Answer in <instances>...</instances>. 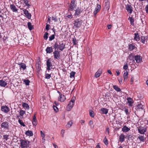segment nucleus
Returning a JSON list of instances; mask_svg holds the SVG:
<instances>
[{"label": "nucleus", "mask_w": 148, "mask_h": 148, "mask_svg": "<svg viewBox=\"0 0 148 148\" xmlns=\"http://www.w3.org/2000/svg\"><path fill=\"white\" fill-rule=\"evenodd\" d=\"M128 58H132V59L134 58L137 63H140L142 62V57L138 55H136L135 56L130 55H129Z\"/></svg>", "instance_id": "obj_1"}, {"label": "nucleus", "mask_w": 148, "mask_h": 148, "mask_svg": "<svg viewBox=\"0 0 148 148\" xmlns=\"http://www.w3.org/2000/svg\"><path fill=\"white\" fill-rule=\"evenodd\" d=\"M82 20L79 19H76L73 22L74 26L75 28H79L82 25Z\"/></svg>", "instance_id": "obj_2"}, {"label": "nucleus", "mask_w": 148, "mask_h": 148, "mask_svg": "<svg viewBox=\"0 0 148 148\" xmlns=\"http://www.w3.org/2000/svg\"><path fill=\"white\" fill-rule=\"evenodd\" d=\"M137 129L138 132L141 134H144L147 132V127L145 126L144 127L140 126L137 127Z\"/></svg>", "instance_id": "obj_3"}, {"label": "nucleus", "mask_w": 148, "mask_h": 148, "mask_svg": "<svg viewBox=\"0 0 148 148\" xmlns=\"http://www.w3.org/2000/svg\"><path fill=\"white\" fill-rule=\"evenodd\" d=\"M51 58H48L46 62L47 66V70L49 72V71L52 69L51 67L53 66L51 62Z\"/></svg>", "instance_id": "obj_4"}, {"label": "nucleus", "mask_w": 148, "mask_h": 148, "mask_svg": "<svg viewBox=\"0 0 148 148\" xmlns=\"http://www.w3.org/2000/svg\"><path fill=\"white\" fill-rule=\"evenodd\" d=\"M20 146L21 148H27L28 147L27 140L21 139Z\"/></svg>", "instance_id": "obj_5"}, {"label": "nucleus", "mask_w": 148, "mask_h": 148, "mask_svg": "<svg viewBox=\"0 0 148 148\" xmlns=\"http://www.w3.org/2000/svg\"><path fill=\"white\" fill-rule=\"evenodd\" d=\"M76 0H71L68 9L69 11H73L76 6V4L75 3Z\"/></svg>", "instance_id": "obj_6"}, {"label": "nucleus", "mask_w": 148, "mask_h": 148, "mask_svg": "<svg viewBox=\"0 0 148 148\" xmlns=\"http://www.w3.org/2000/svg\"><path fill=\"white\" fill-rule=\"evenodd\" d=\"M53 53L55 59L59 60L61 57L60 55V52L58 50H55Z\"/></svg>", "instance_id": "obj_7"}, {"label": "nucleus", "mask_w": 148, "mask_h": 148, "mask_svg": "<svg viewBox=\"0 0 148 148\" xmlns=\"http://www.w3.org/2000/svg\"><path fill=\"white\" fill-rule=\"evenodd\" d=\"M57 92L60 95L58 98V101L61 102H64L66 100L65 96L64 95L62 94L60 91H58Z\"/></svg>", "instance_id": "obj_8"}, {"label": "nucleus", "mask_w": 148, "mask_h": 148, "mask_svg": "<svg viewBox=\"0 0 148 148\" xmlns=\"http://www.w3.org/2000/svg\"><path fill=\"white\" fill-rule=\"evenodd\" d=\"M1 127L2 128H4L5 130H9V123L7 121H5L2 123L1 125Z\"/></svg>", "instance_id": "obj_9"}, {"label": "nucleus", "mask_w": 148, "mask_h": 148, "mask_svg": "<svg viewBox=\"0 0 148 148\" xmlns=\"http://www.w3.org/2000/svg\"><path fill=\"white\" fill-rule=\"evenodd\" d=\"M18 64L19 66V68L21 71H23L26 68V65L23 62H19Z\"/></svg>", "instance_id": "obj_10"}, {"label": "nucleus", "mask_w": 148, "mask_h": 148, "mask_svg": "<svg viewBox=\"0 0 148 148\" xmlns=\"http://www.w3.org/2000/svg\"><path fill=\"white\" fill-rule=\"evenodd\" d=\"M75 11L74 15L75 16H77L81 14L82 11V10L80 8L77 7L75 10Z\"/></svg>", "instance_id": "obj_11"}, {"label": "nucleus", "mask_w": 148, "mask_h": 148, "mask_svg": "<svg viewBox=\"0 0 148 148\" xmlns=\"http://www.w3.org/2000/svg\"><path fill=\"white\" fill-rule=\"evenodd\" d=\"M125 9L127 12L130 14H131L133 11V8L130 4L125 5Z\"/></svg>", "instance_id": "obj_12"}, {"label": "nucleus", "mask_w": 148, "mask_h": 148, "mask_svg": "<svg viewBox=\"0 0 148 148\" xmlns=\"http://www.w3.org/2000/svg\"><path fill=\"white\" fill-rule=\"evenodd\" d=\"M21 10H23L24 12V14L26 16V17L28 19H30L31 17V15L30 13H29L28 10L25 9L20 8Z\"/></svg>", "instance_id": "obj_13"}, {"label": "nucleus", "mask_w": 148, "mask_h": 148, "mask_svg": "<svg viewBox=\"0 0 148 148\" xmlns=\"http://www.w3.org/2000/svg\"><path fill=\"white\" fill-rule=\"evenodd\" d=\"M1 110L5 113H7L10 111V108L7 106H2L1 107Z\"/></svg>", "instance_id": "obj_14"}, {"label": "nucleus", "mask_w": 148, "mask_h": 148, "mask_svg": "<svg viewBox=\"0 0 148 148\" xmlns=\"http://www.w3.org/2000/svg\"><path fill=\"white\" fill-rule=\"evenodd\" d=\"M10 8L13 12H18V9L14 4H10Z\"/></svg>", "instance_id": "obj_15"}, {"label": "nucleus", "mask_w": 148, "mask_h": 148, "mask_svg": "<svg viewBox=\"0 0 148 148\" xmlns=\"http://www.w3.org/2000/svg\"><path fill=\"white\" fill-rule=\"evenodd\" d=\"M47 53H51L53 51V49L52 47H48L45 49Z\"/></svg>", "instance_id": "obj_16"}, {"label": "nucleus", "mask_w": 148, "mask_h": 148, "mask_svg": "<svg viewBox=\"0 0 148 148\" xmlns=\"http://www.w3.org/2000/svg\"><path fill=\"white\" fill-rule=\"evenodd\" d=\"M5 80H0V86L1 87H5L7 84L8 83L7 81H5Z\"/></svg>", "instance_id": "obj_17"}, {"label": "nucleus", "mask_w": 148, "mask_h": 148, "mask_svg": "<svg viewBox=\"0 0 148 148\" xmlns=\"http://www.w3.org/2000/svg\"><path fill=\"white\" fill-rule=\"evenodd\" d=\"M59 50L62 51L65 48V45L62 42H59Z\"/></svg>", "instance_id": "obj_18"}, {"label": "nucleus", "mask_w": 148, "mask_h": 148, "mask_svg": "<svg viewBox=\"0 0 148 148\" xmlns=\"http://www.w3.org/2000/svg\"><path fill=\"white\" fill-rule=\"evenodd\" d=\"M102 69H99L98 71L95 74V77L97 78L99 77L102 73Z\"/></svg>", "instance_id": "obj_19"}, {"label": "nucleus", "mask_w": 148, "mask_h": 148, "mask_svg": "<svg viewBox=\"0 0 148 148\" xmlns=\"http://www.w3.org/2000/svg\"><path fill=\"white\" fill-rule=\"evenodd\" d=\"M134 35L135 36L134 38V39L138 41L140 40V38L139 35L138 33V32H136L134 33Z\"/></svg>", "instance_id": "obj_20"}, {"label": "nucleus", "mask_w": 148, "mask_h": 148, "mask_svg": "<svg viewBox=\"0 0 148 148\" xmlns=\"http://www.w3.org/2000/svg\"><path fill=\"white\" fill-rule=\"evenodd\" d=\"M32 124L36 126L37 124V121L36 118L35 114L33 117L32 121Z\"/></svg>", "instance_id": "obj_21"}, {"label": "nucleus", "mask_w": 148, "mask_h": 148, "mask_svg": "<svg viewBox=\"0 0 148 148\" xmlns=\"http://www.w3.org/2000/svg\"><path fill=\"white\" fill-rule=\"evenodd\" d=\"M74 104V103L70 101L67 107V110L69 111L71 110L73 107Z\"/></svg>", "instance_id": "obj_22"}, {"label": "nucleus", "mask_w": 148, "mask_h": 148, "mask_svg": "<svg viewBox=\"0 0 148 148\" xmlns=\"http://www.w3.org/2000/svg\"><path fill=\"white\" fill-rule=\"evenodd\" d=\"M125 138V136L123 134H121L119 136L120 142L121 143H122L124 141Z\"/></svg>", "instance_id": "obj_23"}, {"label": "nucleus", "mask_w": 148, "mask_h": 148, "mask_svg": "<svg viewBox=\"0 0 148 148\" xmlns=\"http://www.w3.org/2000/svg\"><path fill=\"white\" fill-rule=\"evenodd\" d=\"M20 115L18 116V117L19 118L20 117V118L22 119L23 118V115L25 113V112L22 110H21L19 112Z\"/></svg>", "instance_id": "obj_24"}, {"label": "nucleus", "mask_w": 148, "mask_h": 148, "mask_svg": "<svg viewBox=\"0 0 148 148\" xmlns=\"http://www.w3.org/2000/svg\"><path fill=\"white\" fill-rule=\"evenodd\" d=\"M136 47L135 46V44L134 43H132L129 45V49L130 51L134 50Z\"/></svg>", "instance_id": "obj_25"}, {"label": "nucleus", "mask_w": 148, "mask_h": 148, "mask_svg": "<svg viewBox=\"0 0 148 148\" xmlns=\"http://www.w3.org/2000/svg\"><path fill=\"white\" fill-rule=\"evenodd\" d=\"M130 129L126 125H124L123 126V127L122 129V131L123 132H128L129 130H130Z\"/></svg>", "instance_id": "obj_26"}, {"label": "nucleus", "mask_w": 148, "mask_h": 148, "mask_svg": "<svg viewBox=\"0 0 148 148\" xmlns=\"http://www.w3.org/2000/svg\"><path fill=\"white\" fill-rule=\"evenodd\" d=\"M100 111L102 114H106L108 112V110L106 108H102L100 109Z\"/></svg>", "instance_id": "obj_27"}, {"label": "nucleus", "mask_w": 148, "mask_h": 148, "mask_svg": "<svg viewBox=\"0 0 148 148\" xmlns=\"http://www.w3.org/2000/svg\"><path fill=\"white\" fill-rule=\"evenodd\" d=\"M143 108L144 107L143 106L141 103L138 104L137 106L136 107V109L137 110H140V109H143Z\"/></svg>", "instance_id": "obj_28"}, {"label": "nucleus", "mask_w": 148, "mask_h": 148, "mask_svg": "<svg viewBox=\"0 0 148 148\" xmlns=\"http://www.w3.org/2000/svg\"><path fill=\"white\" fill-rule=\"evenodd\" d=\"M25 134L27 136H32L33 134L32 131L30 130H27L26 131L25 133Z\"/></svg>", "instance_id": "obj_29"}, {"label": "nucleus", "mask_w": 148, "mask_h": 148, "mask_svg": "<svg viewBox=\"0 0 148 148\" xmlns=\"http://www.w3.org/2000/svg\"><path fill=\"white\" fill-rule=\"evenodd\" d=\"M53 47L55 50H58L59 49V45L57 42H55L53 45Z\"/></svg>", "instance_id": "obj_30"}, {"label": "nucleus", "mask_w": 148, "mask_h": 148, "mask_svg": "<svg viewBox=\"0 0 148 148\" xmlns=\"http://www.w3.org/2000/svg\"><path fill=\"white\" fill-rule=\"evenodd\" d=\"M127 102L129 103V106H132V104L133 103L132 99L130 97L128 98H127Z\"/></svg>", "instance_id": "obj_31"}, {"label": "nucleus", "mask_w": 148, "mask_h": 148, "mask_svg": "<svg viewBox=\"0 0 148 148\" xmlns=\"http://www.w3.org/2000/svg\"><path fill=\"white\" fill-rule=\"evenodd\" d=\"M73 123V121H70L68 122L66 126L67 128H70L72 125V124Z\"/></svg>", "instance_id": "obj_32"}, {"label": "nucleus", "mask_w": 148, "mask_h": 148, "mask_svg": "<svg viewBox=\"0 0 148 148\" xmlns=\"http://www.w3.org/2000/svg\"><path fill=\"white\" fill-rule=\"evenodd\" d=\"M27 26L28 29L30 30H31L34 29L33 26L32 25L31 23L30 22H28V23Z\"/></svg>", "instance_id": "obj_33"}, {"label": "nucleus", "mask_w": 148, "mask_h": 148, "mask_svg": "<svg viewBox=\"0 0 148 148\" xmlns=\"http://www.w3.org/2000/svg\"><path fill=\"white\" fill-rule=\"evenodd\" d=\"M36 67L37 71L38 72L40 71L41 69V65L39 62L36 63Z\"/></svg>", "instance_id": "obj_34"}, {"label": "nucleus", "mask_w": 148, "mask_h": 148, "mask_svg": "<svg viewBox=\"0 0 148 148\" xmlns=\"http://www.w3.org/2000/svg\"><path fill=\"white\" fill-rule=\"evenodd\" d=\"M128 19L130 20L131 24L133 25H134V19L132 17H129Z\"/></svg>", "instance_id": "obj_35"}, {"label": "nucleus", "mask_w": 148, "mask_h": 148, "mask_svg": "<svg viewBox=\"0 0 148 148\" xmlns=\"http://www.w3.org/2000/svg\"><path fill=\"white\" fill-rule=\"evenodd\" d=\"M128 72L127 71L125 72L124 73L123 75V77L124 78V80L125 79H126L128 77Z\"/></svg>", "instance_id": "obj_36"}, {"label": "nucleus", "mask_w": 148, "mask_h": 148, "mask_svg": "<svg viewBox=\"0 0 148 148\" xmlns=\"http://www.w3.org/2000/svg\"><path fill=\"white\" fill-rule=\"evenodd\" d=\"M22 106L26 109H29V106L28 104L25 103H23L22 104Z\"/></svg>", "instance_id": "obj_37"}, {"label": "nucleus", "mask_w": 148, "mask_h": 148, "mask_svg": "<svg viewBox=\"0 0 148 148\" xmlns=\"http://www.w3.org/2000/svg\"><path fill=\"white\" fill-rule=\"evenodd\" d=\"M113 88H114L116 91L118 92H121V90L120 88L119 87L117 86L114 85L113 86Z\"/></svg>", "instance_id": "obj_38"}, {"label": "nucleus", "mask_w": 148, "mask_h": 148, "mask_svg": "<svg viewBox=\"0 0 148 148\" xmlns=\"http://www.w3.org/2000/svg\"><path fill=\"white\" fill-rule=\"evenodd\" d=\"M23 82L26 85L28 86L29 84L30 81L28 79H24L23 80Z\"/></svg>", "instance_id": "obj_39"}, {"label": "nucleus", "mask_w": 148, "mask_h": 148, "mask_svg": "<svg viewBox=\"0 0 148 148\" xmlns=\"http://www.w3.org/2000/svg\"><path fill=\"white\" fill-rule=\"evenodd\" d=\"M20 118H19L18 120V122L20 124L23 126V127H25V125L24 124L23 121L20 119Z\"/></svg>", "instance_id": "obj_40"}, {"label": "nucleus", "mask_w": 148, "mask_h": 148, "mask_svg": "<svg viewBox=\"0 0 148 148\" xmlns=\"http://www.w3.org/2000/svg\"><path fill=\"white\" fill-rule=\"evenodd\" d=\"M89 114L90 116L92 118L94 117L95 114L94 112L92 110H90Z\"/></svg>", "instance_id": "obj_41"}, {"label": "nucleus", "mask_w": 148, "mask_h": 148, "mask_svg": "<svg viewBox=\"0 0 148 148\" xmlns=\"http://www.w3.org/2000/svg\"><path fill=\"white\" fill-rule=\"evenodd\" d=\"M49 35V33L47 32H46L43 36V38L45 40H47L48 38V35Z\"/></svg>", "instance_id": "obj_42"}, {"label": "nucleus", "mask_w": 148, "mask_h": 148, "mask_svg": "<svg viewBox=\"0 0 148 148\" xmlns=\"http://www.w3.org/2000/svg\"><path fill=\"white\" fill-rule=\"evenodd\" d=\"M72 41L73 45H75L77 44V40L75 37L73 38Z\"/></svg>", "instance_id": "obj_43"}, {"label": "nucleus", "mask_w": 148, "mask_h": 148, "mask_svg": "<svg viewBox=\"0 0 148 148\" xmlns=\"http://www.w3.org/2000/svg\"><path fill=\"white\" fill-rule=\"evenodd\" d=\"M55 34H52L49 37V41H51L55 38Z\"/></svg>", "instance_id": "obj_44"}, {"label": "nucleus", "mask_w": 148, "mask_h": 148, "mask_svg": "<svg viewBox=\"0 0 148 148\" xmlns=\"http://www.w3.org/2000/svg\"><path fill=\"white\" fill-rule=\"evenodd\" d=\"M45 78L46 79H49L51 77V74L46 73L45 74Z\"/></svg>", "instance_id": "obj_45"}, {"label": "nucleus", "mask_w": 148, "mask_h": 148, "mask_svg": "<svg viewBox=\"0 0 148 148\" xmlns=\"http://www.w3.org/2000/svg\"><path fill=\"white\" fill-rule=\"evenodd\" d=\"M103 142L104 144L106 145H107L108 144V140L106 137H105L103 140Z\"/></svg>", "instance_id": "obj_46"}, {"label": "nucleus", "mask_w": 148, "mask_h": 148, "mask_svg": "<svg viewBox=\"0 0 148 148\" xmlns=\"http://www.w3.org/2000/svg\"><path fill=\"white\" fill-rule=\"evenodd\" d=\"M23 3L27 6H28V7L30 6V5L29 3V2L28 0H23Z\"/></svg>", "instance_id": "obj_47"}, {"label": "nucleus", "mask_w": 148, "mask_h": 148, "mask_svg": "<svg viewBox=\"0 0 148 148\" xmlns=\"http://www.w3.org/2000/svg\"><path fill=\"white\" fill-rule=\"evenodd\" d=\"M138 138L141 141L143 142L144 141V138L142 136H139L138 137Z\"/></svg>", "instance_id": "obj_48"}, {"label": "nucleus", "mask_w": 148, "mask_h": 148, "mask_svg": "<svg viewBox=\"0 0 148 148\" xmlns=\"http://www.w3.org/2000/svg\"><path fill=\"white\" fill-rule=\"evenodd\" d=\"M145 39V36H142L141 38V42L143 43H144Z\"/></svg>", "instance_id": "obj_49"}, {"label": "nucleus", "mask_w": 148, "mask_h": 148, "mask_svg": "<svg viewBox=\"0 0 148 148\" xmlns=\"http://www.w3.org/2000/svg\"><path fill=\"white\" fill-rule=\"evenodd\" d=\"M75 73L73 71H72L70 74V78H72L73 77H74L75 75Z\"/></svg>", "instance_id": "obj_50"}, {"label": "nucleus", "mask_w": 148, "mask_h": 148, "mask_svg": "<svg viewBox=\"0 0 148 148\" xmlns=\"http://www.w3.org/2000/svg\"><path fill=\"white\" fill-rule=\"evenodd\" d=\"M53 108L54 110L56 112H57L58 111V108L56 106H53Z\"/></svg>", "instance_id": "obj_51"}, {"label": "nucleus", "mask_w": 148, "mask_h": 148, "mask_svg": "<svg viewBox=\"0 0 148 148\" xmlns=\"http://www.w3.org/2000/svg\"><path fill=\"white\" fill-rule=\"evenodd\" d=\"M99 10H98L96 8H95L94 11V14L95 16H96L97 13L99 12Z\"/></svg>", "instance_id": "obj_52"}, {"label": "nucleus", "mask_w": 148, "mask_h": 148, "mask_svg": "<svg viewBox=\"0 0 148 148\" xmlns=\"http://www.w3.org/2000/svg\"><path fill=\"white\" fill-rule=\"evenodd\" d=\"M75 97H72L71 100L70 101V102H72L73 103H74L75 102Z\"/></svg>", "instance_id": "obj_53"}, {"label": "nucleus", "mask_w": 148, "mask_h": 148, "mask_svg": "<svg viewBox=\"0 0 148 148\" xmlns=\"http://www.w3.org/2000/svg\"><path fill=\"white\" fill-rule=\"evenodd\" d=\"M8 136L7 135H5L3 136V138L4 139L7 140L8 138Z\"/></svg>", "instance_id": "obj_54"}, {"label": "nucleus", "mask_w": 148, "mask_h": 148, "mask_svg": "<svg viewBox=\"0 0 148 148\" xmlns=\"http://www.w3.org/2000/svg\"><path fill=\"white\" fill-rule=\"evenodd\" d=\"M101 7L100 5L97 4V6L96 8H95L96 9H97L98 10L100 11V9H101Z\"/></svg>", "instance_id": "obj_55"}, {"label": "nucleus", "mask_w": 148, "mask_h": 148, "mask_svg": "<svg viewBox=\"0 0 148 148\" xmlns=\"http://www.w3.org/2000/svg\"><path fill=\"white\" fill-rule=\"evenodd\" d=\"M134 81V78L133 76H132L130 80V84H133V82Z\"/></svg>", "instance_id": "obj_56"}, {"label": "nucleus", "mask_w": 148, "mask_h": 148, "mask_svg": "<svg viewBox=\"0 0 148 148\" xmlns=\"http://www.w3.org/2000/svg\"><path fill=\"white\" fill-rule=\"evenodd\" d=\"M128 68V65L127 64H125L123 67V68L125 70H126Z\"/></svg>", "instance_id": "obj_57"}, {"label": "nucleus", "mask_w": 148, "mask_h": 148, "mask_svg": "<svg viewBox=\"0 0 148 148\" xmlns=\"http://www.w3.org/2000/svg\"><path fill=\"white\" fill-rule=\"evenodd\" d=\"M145 10L147 13H148V5H147L145 8Z\"/></svg>", "instance_id": "obj_58"}, {"label": "nucleus", "mask_w": 148, "mask_h": 148, "mask_svg": "<svg viewBox=\"0 0 148 148\" xmlns=\"http://www.w3.org/2000/svg\"><path fill=\"white\" fill-rule=\"evenodd\" d=\"M50 25L49 24H47L45 27V29L48 30L49 29V27H50Z\"/></svg>", "instance_id": "obj_59"}, {"label": "nucleus", "mask_w": 148, "mask_h": 148, "mask_svg": "<svg viewBox=\"0 0 148 148\" xmlns=\"http://www.w3.org/2000/svg\"><path fill=\"white\" fill-rule=\"evenodd\" d=\"M42 137L43 138H44L45 137V135L42 132V131H40Z\"/></svg>", "instance_id": "obj_60"}, {"label": "nucleus", "mask_w": 148, "mask_h": 148, "mask_svg": "<svg viewBox=\"0 0 148 148\" xmlns=\"http://www.w3.org/2000/svg\"><path fill=\"white\" fill-rule=\"evenodd\" d=\"M52 19L54 21H56L58 20L57 18L55 17H52Z\"/></svg>", "instance_id": "obj_61"}, {"label": "nucleus", "mask_w": 148, "mask_h": 148, "mask_svg": "<svg viewBox=\"0 0 148 148\" xmlns=\"http://www.w3.org/2000/svg\"><path fill=\"white\" fill-rule=\"evenodd\" d=\"M118 81L119 82V83L120 84H121L122 83V79L121 77H119L118 78Z\"/></svg>", "instance_id": "obj_62"}, {"label": "nucleus", "mask_w": 148, "mask_h": 148, "mask_svg": "<svg viewBox=\"0 0 148 148\" xmlns=\"http://www.w3.org/2000/svg\"><path fill=\"white\" fill-rule=\"evenodd\" d=\"M125 112L126 113V114L127 115L129 114V113L128 112V110L127 109H125Z\"/></svg>", "instance_id": "obj_63"}, {"label": "nucleus", "mask_w": 148, "mask_h": 148, "mask_svg": "<svg viewBox=\"0 0 148 148\" xmlns=\"http://www.w3.org/2000/svg\"><path fill=\"white\" fill-rule=\"evenodd\" d=\"M106 131L108 132V134H109L110 132V129L109 127L107 128Z\"/></svg>", "instance_id": "obj_64"}]
</instances>
